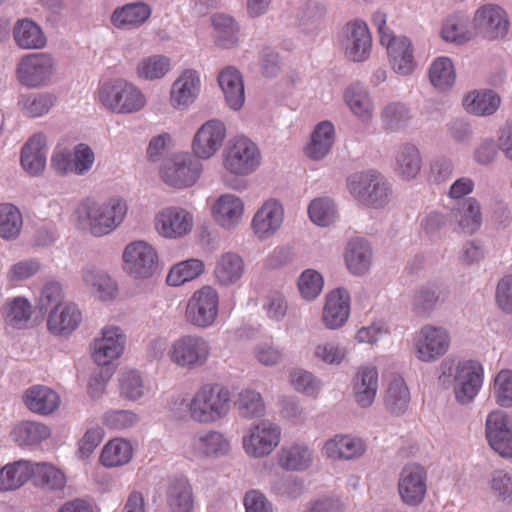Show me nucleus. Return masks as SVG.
I'll list each match as a JSON object with an SVG mask.
<instances>
[{"instance_id":"nucleus-1","label":"nucleus","mask_w":512,"mask_h":512,"mask_svg":"<svg viewBox=\"0 0 512 512\" xmlns=\"http://www.w3.org/2000/svg\"><path fill=\"white\" fill-rule=\"evenodd\" d=\"M127 204L120 197L105 201L83 199L76 209L78 222L94 236H104L115 230L125 219Z\"/></svg>"},{"instance_id":"nucleus-2","label":"nucleus","mask_w":512,"mask_h":512,"mask_svg":"<svg viewBox=\"0 0 512 512\" xmlns=\"http://www.w3.org/2000/svg\"><path fill=\"white\" fill-rule=\"evenodd\" d=\"M230 390L220 383H205L192 395L186 405L191 421L212 424L225 418L231 409Z\"/></svg>"},{"instance_id":"nucleus-3","label":"nucleus","mask_w":512,"mask_h":512,"mask_svg":"<svg viewBox=\"0 0 512 512\" xmlns=\"http://www.w3.org/2000/svg\"><path fill=\"white\" fill-rule=\"evenodd\" d=\"M98 100L107 110L117 114L136 113L146 105L142 91L123 79L103 84L98 90Z\"/></svg>"},{"instance_id":"nucleus-4","label":"nucleus","mask_w":512,"mask_h":512,"mask_svg":"<svg viewBox=\"0 0 512 512\" xmlns=\"http://www.w3.org/2000/svg\"><path fill=\"white\" fill-rule=\"evenodd\" d=\"M258 146L245 136L231 138L222 153V165L233 176H247L261 164Z\"/></svg>"},{"instance_id":"nucleus-5","label":"nucleus","mask_w":512,"mask_h":512,"mask_svg":"<svg viewBox=\"0 0 512 512\" xmlns=\"http://www.w3.org/2000/svg\"><path fill=\"white\" fill-rule=\"evenodd\" d=\"M220 296L218 291L205 285L193 292L185 308L186 321L198 328L212 326L219 315Z\"/></svg>"},{"instance_id":"nucleus-6","label":"nucleus","mask_w":512,"mask_h":512,"mask_svg":"<svg viewBox=\"0 0 512 512\" xmlns=\"http://www.w3.org/2000/svg\"><path fill=\"white\" fill-rule=\"evenodd\" d=\"M211 346L202 336L190 334L175 340L168 350L170 360L178 367L195 369L207 364Z\"/></svg>"},{"instance_id":"nucleus-7","label":"nucleus","mask_w":512,"mask_h":512,"mask_svg":"<svg viewBox=\"0 0 512 512\" xmlns=\"http://www.w3.org/2000/svg\"><path fill=\"white\" fill-rule=\"evenodd\" d=\"M202 170L199 159L189 154H181L165 161L161 168V178L171 187L187 188L198 181Z\"/></svg>"},{"instance_id":"nucleus-8","label":"nucleus","mask_w":512,"mask_h":512,"mask_svg":"<svg viewBox=\"0 0 512 512\" xmlns=\"http://www.w3.org/2000/svg\"><path fill=\"white\" fill-rule=\"evenodd\" d=\"M281 429L278 425L264 420L252 425L243 436L242 444L245 453L253 458L270 455L279 445Z\"/></svg>"},{"instance_id":"nucleus-9","label":"nucleus","mask_w":512,"mask_h":512,"mask_svg":"<svg viewBox=\"0 0 512 512\" xmlns=\"http://www.w3.org/2000/svg\"><path fill=\"white\" fill-rule=\"evenodd\" d=\"M350 193L367 206L381 207L388 201V188L375 171L353 174L348 180Z\"/></svg>"},{"instance_id":"nucleus-10","label":"nucleus","mask_w":512,"mask_h":512,"mask_svg":"<svg viewBox=\"0 0 512 512\" xmlns=\"http://www.w3.org/2000/svg\"><path fill=\"white\" fill-rule=\"evenodd\" d=\"M230 450V442L223 433L215 430L194 433L183 446V454L190 460L219 457Z\"/></svg>"},{"instance_id":"nucleus-11","label":"nucleus","mask_w":512,"mask_h":512,"mask_svg":"<svg viewBox=\"0 0 512 512\" xmlns=\"http://www.w3.org/2000/svg\"><path fill=\"white\" fill-rule=\"evenodd\" d=\"M123 261L125 270L134 278H150L158 270L157 252L144 241L127 245L123 252Z\"/></svg>"},{"instance_id":"nucleus-12","label":"nucleus","mask_w":512,"mask_h":512,"mask_svg":"<svg viewBox=\"0 0 512 512\" xmlns=\"http://www.w3.org/2000/svg\"><path fill=\"white\" fill-rule=\"evenodd\" d=\"M450 335L442 327L423 326L415 340L416 357L423 362H432L441 358L450 347Z\"/></svg>"},{"instance_id":"nucleus-13","label":"nucleus","mask_w":512,"mask_h":512,"mask_svg":"<svg viewBox=\"0 0 512 512\" xmlns=\"http://www.w3.org/2000/svg\"><path fill=\"white\" fill-rule=\"evenodd\" d=\"M485 435L490 447L502 457H512V418L504 411L488 414Z\"/></svg>"},{"instance_id":"nucleus-14","label":"nucleus","mask_w":512,"mask_h":512,"mask_svg":"<svg viewBox=\"0 0 512 512\" xmlns=\"http://www.w3.org/2000/svg\"><path fill=\"white\" fill-rule=\"evenodd\" d=\"M483 383V368L473 360L459 362L454 374V393L461 404L470 403Z\"/></svg>"},{"instance_id":"nucleus-15","label":"nucleus","mask_w":512,"mask_h":512,"mask_svg":"<svg viewBox=\"0 0 512 512\" xmlns=\"http://www.w3.org/2000/svg\"><path fill=\"white\" fill-rule=\"evenodd\" d=\"M126 345V336L116 326H105L101 335L94 339L91 356L99 366H108L121 357Z\"/></svg>"},{"instance_id":"nucleus-16","label":"nucleus","mask_w":512,"mask_h":512,"mask_svg":"<svg viewBox=\"0 0 512 512\" xmlns=\"http://www.w3.org/2000/svg\"><path fill=\"white\" fill-rule=\"evenodd\" d=\"M54 73V60L46 53H33L24 57L18 65L20 82L28 87H39L50 80Z\"/></svg>"},{"instance_id":"nucleus-17","label":"nucleus","mask_w":512,"mask_h":512,"mask_svg":"<svg viewBox=\"0 0 512 512\" xmlns=\"http://www.w3.org/2000/svg\"><path fill=\"white\" fill-rule=\"evenodd\" d=\"M427 491V473L418 464L406 465L399 475L398 493L408 506H417L425 498Z\"/></svg>"},{"instance_id":"nucleus-18","label":"nucleus","mask_w":512,"mask_h":512,"mask_svg":"<svg viewBox=\"0 0 512 512\" xmlns=\"http://www.w3.org/2000/svg\"><path fill=\"white\" fill-rule=\"evenodd\" d=\"M474 26L484 38L494 40L506 36L509 20L507 13L500 6L486 4L476 11Z\"/></svg>"},{"instance_id":"nucleus-19","label":"nucleus","mask_w":512,"mask_h":512,"mask_svg":"<svg viewBox=\"0 0 512 512\" xmlns=\"http://www.w3.org/2000/svg\"><path fill=\"white\" fill-rule=\"evenodd\" d=\"M283 221L284 209L282 204L275 199H269L254 214L251 228L257 238L265 240L280 229Z\"/></svg>"},{"instance_id":"nucleus-20","label":"nucleus","mask_w":512,"mask_h":512,"mask_svg":"<svg viewBox=\"0 0 512 512\" xmlns=\"http://www.w3.org/2000/svg\"><path fill=\"white\" fill-rule=\"evenodd\" d=\"M225 136L226 128L221 121H207L194 136L192 142L194 155L199 159L211 158L222 146Z\"/></svg>"},{"instance_id":"nucleus-21","label":"nucleus","mask_w":512,"mask_h":512,"mask_svg":"<svg viewBox=\"0 0 512 512\" xmlns=\"http://www.w3.org/2000/svg\"><path fill=\"white\" fill-rule=\"evenodd\" d=\"M193 216L180 207L163 209L156 217V229L165 238L176 239L187 235L193 228Z\"/></svg>"},{"instance_id":"nucleus-22","label":"nucleus","mask_w":512,"mask_h":512,"mask_svg":"<svg viewBox=\"0 0 512 512\" xmlns=\"http://www.w3.org/2000/svg\"><path fill=\"white\" fill-rule=\"evenodd\" d=\"M381 45L386 48L389 63L396 73L408 75L414 71V50L407 37L394 36L388 39L384 36Z\"/></svg>"},{"instance_id":"nucleus-23","label":"nucleus","mask_w":512,"mask_h":512,"mask_svg":"<svg viewBox=\"0 0 512 512\" xmlns=\"http://www.w3.org/2000/svg\"><path fill=\"white\" fill-rule=\"evenodd\" d=\"M350 315V295L347 290L337 288L326 296L323 307L322 321L329 329H338L348 320Z\"/></svg>"},{"instance_id":"nucleus-24","label":"nucleus","mask_w":512,"mask_h":512,"mask_svg":"<svg viewBox=\"0 0 512 512\" xmlns=\"http://www.w3.org/2000/svg\"><path fill=\"white\" fill-rule=\"evenodd\" d=\"M82 321V313L74 303L53 307L47 316V329L56 336H67L75 331Z\"/></svg>"},{"instance_id":"nucleus-25","label":"nucleus","mask_w":512,"mask_h":512,"mask_svg":"<svg viewBox=\"0 0 512 512\" xmlns=\"http://www.w3.org/2000/svg\"><path fill=\"white\" fill-rule=\"evenodd\" d=\"M211 211L214 221L219 226L225 229H232L242 220L244 202L237 195L223 194L214 202Z\"/></svg>"},{"instance_id":"nucleus-26","label":"nucleus","mask_w":512,"mask_h":512,"mask_svg":"<svg viewBox=\"0 0 512 512\" xmlns=\"http://www.w3.org/2000/svg\"><path fill=\"white\" fill-rule=\"evenodd\" d=\"M200 91V78L195 70L187 69L174 81L170 102L175 108H185L192 104Z\"/></svg>"},{"instance_id":"nucleus-27","label":"nucleus","mask_w":512,"mask_h":512,"mask_svg":"<svg viewBox=\"0 0 512 512\" xmlns=\"http://www.w3.org/2000/svg\"><path fill=\"white\" fill-rule=\"evenodd\" d=\"M349 31L346 47V56L354 62L366 60L370 54L372 37L367 24L364 21L356 20L347 25Z\"/></svg>"},{"instance_id":"nucleus-28","label":"nucleus","mask_w":512,"mask_h":512,"mask_svg":"<svg viewBox=\"0 0 512 512\" xmlns=\"http://www.w3.org/2000/svg\"><path fill=\"white\" fill-rule=\"evenodd\" d=\"M21 165L32 176L40 175L46 166V137L42 133L33 135L21 151Z\"/></svg>"},{"instance_id":"nucleus-29","label":"nucleus","mask_w":512,"mask_h":512,"mask_svg":"<svg viewBox=\"0 0 512 512\" xmlns=\"http://www.w3.org/2000/svg\"><path fill=\"white\" fill-rule=\"evenodd\" d=\"M23 399L30 411L40 415H50L60 405L59 395L51 388L43 385L30 387L25 392Z\"/></svg>"},{"instance_id":"nucleus-30","label":"nucleus","mask_w":512,"mask_h":512,"mask_svg":"<svg viewBox=\"0 0 512 512\" xmlns=\"http://www.w3.org/2000/svg\"><path fill=\"white\" fill-rule=\"evenodd\" d=\"M365 449V443L360 438L336 435L325 443L323 452L332 459L350 460L361 456Z\"/></svg>"},{"instance_id":"nucleus-31","label":"nucleus","mask_w":512,"mask_h":512,"mask_svg":"<svg viewBox=\"0 0 512 512\" xmlns=\"http://www.w3.org/2000/svg\"><path fill=\"white\" fill-rule=\"evenodd\" d=\"M151 13L150 6L145 3L126 4L113 12L111 22L118 29H135L145 23Z\"/></svg>"},{"instance_id":"nucleus-32","label":"nucleus","mask_w":512,"mask_h":512,"mask_svg":"<svg viewBox=\"0 0 512 512\" xmlns=\"http://www.w3.org/2000/svg\"><path fill=\"white\" fill-rule=\"evenodd\" d=\"M219 85L230 108L240 109L245 100L244 84L241 74L232 67L223 69L218 76Z\"/></svg>"},{"instance_id":"nucleus-33","label":"nucleus","mask_w":512,"mask_h":512,"mask_svg":"<svg viewBox=\"0 0 512 512\" xmlns=\"http://www.w3.org/2000/svg\"><path fill=\"white\" fill-rule=\"evenodd\" d=\"M245 270L244 261L236 253L227 252L222 254L216 261L214 276L218 284L230 286L238 282Z\"/></svg>"},{"instance_id":"nucleus-34","label":"nucleus","mask_w":512,"mask_h":512,"mask_svg":"<svg viewBox=\"0 0 512 512\" xmlns=\"http://www.w3.org/2000/svg\"><path fill=\"white\" fill-rule=\"evenodd\" d=\"M313 461L311 450L301 444L284 445L277 454L278 465L287 471H303Z\"/></svg>"},{"instance_id":"nucleus-35","label":"nucleus","mask_w":512,"mask_h":512,"mask_svg":"<svg viewBox=\"0 0 512 512\" xmlns=\"http://www.w3.org/2000/svg\"><path fill=\"white\" fill-rule=\"evenodd\" d=\"M32 305L24 297L8 298L0 309L6 326L16 329L25 328L32 316Z\"/></svg>"},{"instance_id":"nucleus-36","label":"nucleus","mask_w":512,"mask_h":512,"mask_svg":"<svg viewBox=\"0 0 512 512\" xmlns=\"http://www.w3.org/2000/svg\"><path fill=\"white\" fill-rule=\"evenodd\" d=\"M378 389V372L375 367L361 368L355 378L354 393L356 402L362 407L370 406Z\"/></svg>"},{"instance_id":"nucleus-37","label":"nucleus","mask_w":512,"mask_h":512,"mask_svg":"<svg viewBox=\"0 0 512 512\" xmlns=\"http://www.w3.org/2000/svg\"><path fill=\"white\" fill-rule=\"evenodd\" d=\"M372 252L368 242L362 238L352 239L346 248L345 261L351 273L361 275L371 264Z\"/></svg>"},{"instance_id":"nucleus-38","label":"nucleus","mask_w":512,"mask_h":512,"mask_svg":"<svg viewBox=\"0 0 512 512\" xmlns=\"http://www.w3.org/2000/svg\"><path fill=\"white\" fill-rule=\"evenodd\" d=\"M133 456V447L130 441L124 438L109 440L103 447L99 461L107 467H119L130 462Z\"/></svg>"},{"instance_id":"nucleus-39","label":"nucleus","mask_w":512,"mask_h":512,"mask_svg":"<svg viewBox=\"0 0 512 512\" xmlns=\"http://www.w3.org/2000/svg\"><path fill=\"white\" fill-rule=\"evenodd\" d=\"M334 142V127L328 121L317 125L311 136L310 143L305 148L306 155L314 160L323 158L330 151Z\"/></svg>"},{"instance_id":"nucleus-40","label":"nucleus","mask_w":512,"mask_h":512,"mask_svg":"<svg viewBox=\"0 0 512 512\" xmlns=\"http://www.w3.org/2000/svg\"><path fill=\"white\" fill-rule=\"evenodd\" d=\"M50 435L51 430L47 425L32 421L21 422L11 431L12 439L20 446L39 444Z\"/></svg>"},{"instance_id":"nucleus-41","label":"nucleus","mask_w":512,"mask_h":512,"mask_svg":"<svg viewBox=\"0 0 512 512\" xmlns=\"http://www.w3.org/2000/svg\"><path fill=\"white\" fill-rule=\"evenodd\" d=\"M33 473V464L28 461H18L0 470V490H14L28 481Z\"/></svg>"},{"instance_id":"nucleus-42","label":"nucleus","mask_w":512,"mask_h":512,"mask_svg":"<svg viewBox=\"0 0 512 512\" xmlns=\"http://www.w3.org/2000/svg\"><path fill=\"white\" fill-rule=\"evenodd\" d=\"M410 401V392L400 376H393L384 395V403L386 408L394 414L402 413L408 407Z\"/></svg>"},{"instance_id":"nucleus-43","label":"nucleus","mask_w":512,"mask_h":512,"mask_svg":"<svg viewBox=\"0 0 512 512\" xmlns=\"http://www.w3.org/2000/svg\"><path fill=\"white\" fill-rule=\"evenodd\" d=\"M463 106L476 115H491L500 106V97L493 91H473L466 95Z\"/></svg>"},{"instance_id":"nucleus-44","label":"nucleus","mask_w":512,"mask_h":512,"mask_svg":"<svg viewBox=\"0 0 512 512\" xmlns=\"http://www.w3.org/2000/svg\"><path fill=\"white\" fill-rule=\"evenodd\" d=\"M167 501L172 512H189L192 509V488L187 479L179 478L170 484Z\"/></svg>"},{"instance_id":"nucleus-45","label":"nucleus","mask_w":512,"mask_h":512,"mask_svg":"<svg viewBox=\"0 0 512 512\" xmlns=\"http://www.w3.org/2000/svg\"><path fill=\"white\" fill-rule=\"evenodd\" d=\"M14 39L23 49H39L46 43L40 27L28 19L18 21L14 28Z\"/></svg>"},{"instance_id":"nucleus-46","label":"nucleus","mask_w":512,"mask_h":512,"mask_svg":"<svg viewBox=\"0 0 512 512\" xmlns=\"http://www.w3.org/2000/svg\"><path fill=\"white\" fill-rule=\"evenodd\" d=\"M83 280L94 290L100 300H111L117 294L116 283L107 274L93 267L83 271Z\"/></svg>"},{"instance_id":"nucleus-47","label":"nucleus","mask_w":512,"mask_h":512,"mask_svg":"<svg viewBox=\"0 0 512 512\" xmlns=\"http://www.w3.org/2000/svg\"><path fill=\"white\" fill-rule=\"evenodd\" d=\"M22 226L23 219L19 209L10 203L0 204V237L5 240L16 239Z\"/></svg>"},{"instance_id":"nucleus-48","label":"nucleus","mask_w":512,"mask_h":512,"mask_svg":"<svg viewBox=\"0 0 512 512\" xmlns=\"http://www.w3.org/2000/svg\"><path fill=\"white\" fill-rule=\"evenodd\" d=\"M31 477L36 485L50 490H60L66 485L65 474L48 463L33 464V473Z\"/></svg>"},{"instance_id":"nucleus-49","label":"nucleus","mask_w":512,"mask_h":512,"mask_svg":"<svg viewBox=\"0 0 512 512\" xmlns=\"http://www.w3.org/2000/svg\"><path fill=\"white\" fill-rule=\"evenodd\" d=\"M204 268L203 261L199 259L181 261L170 269L166 281L170 286H180L200 276Z\"/></svg>"},{"instance_id":"nucleus-50","label":"nucleus","mask_w":512,"mask_h":512,"mask_svg":"<svg viewBox=\"0 0 512 512\" xmlns=\"http://www.w3.org/2000/svg\"><path fill=\"white\" fill-rule=\"evenodd\" d=\"M429 78L437 89L447 90L452 87L456 78L452 61L448 57L435 59L430 66Z\"/></svg>"},{"instance_id":"nucleus-51","label":"nucleus","mask_w":512,"mask_h":512,"mask_svg":"<svg viewBox=\"0 0 512 512\" xmlns=\"http://www.w3.org/2000/svg\"><path fill=\"white\" fill-rule=\"evenodd\" d=\"M212 25L216 31L217 44L223 48L234 46L237 41L238 25L234 19L224 14H215Z\"/></svg>"},{"instance_id":"nucleus-52","label":"nucleus","mask_w":512,"mask_h":512,"mask_svg":"<svg viewBox=\"0 0 512 512\" xmlns=\"http://www.w3.org/2000/svg\"><path fill=\"white\" fill-rule=\"evenodd\" d=\"M345 101L355 116L362 122L372 118V103L368 93L357 87H350L345 92Z\"/></svg>"},{"instance_id":"nucleus-53","label":"nucleus","mask_w":512,"mask_h":512,"mask_svg":"<svg viewBox=\"0 0 512 512\" xmlns=\"http://www.w3.org/2000/svg\"><path fill=\"white\" fill-rule=\"evenodd\" d=\"M235 406L244 418L260 417L265 411L261 394L251 389H245L239 393Z\"/></svg>"},{"instance_id":"nucleus-54","label":"nucleus","mask_w":512,"mask_h":512,"mask_svg":"<svg viewBox=\"0 0 512 512\" xmlns=\"http://www.w3.org/2000/svg\"><path fill=\"white\" fill-rule=\"evenodd\" d=\"M458 222L461 230L466 234L477 231L482 222L480 205L474 198H469L458 209Z\"/></svg>"},{"instance_id":"nucleus-55","label":"nucleus","mask_w":512,"mask_h":512,"mask_svg":"<svg viewBox=\"0 0 512 512\" xmlns=\"http://www.w3.org/2000/svg\"><path fill=\"white\" fill-rule=\"evenodd\" d=\"M397 170L405 179L416 177L421 168V158L418 149L414 145H404L397 157Z\"/></svg>"},{"instance_id":"nucleus-56","label":"nucleus","mask_w":512,"mask_h":512,"mask_svg":"<svg viewBox=\"0 0 512 512\" xmlns=\"http://www.w3.org/2000/svg\"><path fill=\"white\" fill-rule=\"evenodd\" d=\"M55 97L48 93H32L24 95L19 100L22 111L29 117H39L46 114L54 105Z\"/></svg>"},{"instance_id":"nucleus-57","label":"nucleus","mask_w":512,"mask_h":512,"mask_svg":"<svg viewBox=\"0 0 512 512\" xmlns=\"http://www.w3.org/2000/svg\"><path fill=\"white\" fill-rule=\"evenodd\" d=\"M411 118L410 110L399 102L387 104L381 113V119L386 129L398 130L405 126Z\"/></svg>"},{"instance_id":"nucleus-58","label":"nucleus","mask_w":512,"mask_h":512,"mask_svg":"<svg viewBox=\"0 0 512 512\" xmlns=\"http://www.w3.org/2000/svg\"><path fill=\"white\" fill-rule=\"evenodd\" d=\"M170 61L165 56H151L143 59L138 67L137 74L139 77L154 80L163 77L169 70Z\"/></svg>"},{"instance_id":"nucleus-59","label":"nucleus","mask_w":512,"mask_h":512,"mask_svg":"<svg viewBox=\"0 0 512 512\" xmlns=\"http://www.w3.org/2000/svg\"><path fill=\"white\" fill-rule=\"evenodd\" d=\"M308 213L310 219L319 226L330 225L336 217L334 204L328 198L314 199L309 205Z\"/></svg>"},{"instance_id":"nucleus-60","label":"nucleus","mask_w":512,"mask_h":512,"mask_svg":"<svg viewBox=\"0 0 512 512\" xmlns=\"http://www.w3.org/2000/svg\"><path fill=\"white\" fill-rule=\"evenodd\" d=\"M322 275L313 269H307L298 279V288L303 298L312 300L318 297L323 289Z\"/></svg>"},{"instance_id":"nucleus-61","label":"nucleus","mask_w":512,"mask_h":512,"mask_svg":"<svg viewBox=\"0 0 512 512\" xmlns=\"http://www.w3.org/2000/svg\"><path fill=\"white\" fill-rule=\"evenodd\" d=\"M489 487L498 500L512 502V476L507 471L502 469L493 471Z\"/></svg>"},{"instance_id":"nucleus-62","label":"nucleus","mask_w":512,"mask_h":512,"mask_svg":"<svg viewBox=\"0 0 512 512\" xmlns=\"http://www.w3.org/2000/svg\"><path fill=\"white\" fill-rule=\"evenodd\" d=\"M441 35L445 41L463 44L472 39L473 32L466 29L461 18L450 17L445 21Z\"/></svg>"},{"instance_id":"nucleus-63","label":"nucleus","mask_w":512,"mask_h":512,"mask_svg":"<svg viewBox=\"0 0 512 512\" xmlns=\"http://www.w3.org/2000/svg\"><path fill=\"white\" fill-rule=\"evenodd\" d=\"M493 392L496 402L502 407H512V371L498 372L494 379Z\"/></svg>"},{"instance_id":"nucleus-64","label":"nucleus","mask_w":512,"mask_h":512,"mask_svg":"<svg viewBox=\"0 0 512 512\" xmlns=\"http://www.w3.org/2000/svg\"><path fill=\"white\" fill-rule=\"evenodd\" d=\"M495 299L502 311L512 314V274L506 275L499 280Z\"/></svg>"}]
</instances>
